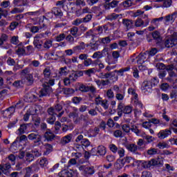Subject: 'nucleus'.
<instances>
[{"instance_id":"nucleus-1","label":"nucleus","mask_w":177,"mask_h":177,"mask_svg":"<svg viewBox=\"0 0 177 177\" xmlns=\"http://www.w3.org/2000/svg\"><path fill=\"white\" fill-rule=\"evenodd\" d=\"M131 70V67L127 66L125 68H122L120 70H115L112 72H106V73H99V78H101V80H113V78L115 81H118V76L119 77H124V73H127V71H129ZM115 73H117L118 76H115Z\"/></svg>"},{"instance_id":"nucleus-2","label":"nucleus","mask_w":177,"mask_h":177,"mask_svg":"<svg viewBox=\"0 0 177 177\" xmlns=\"http://www.w3.org/2000/svg\"><path fill=\"white\" fill-rule=\"evenodd\" d=\"M158 84V80L156 77L151 79V80H145L141 86V91L145 95H149L153 92V86Z\"/></svg>"},{"instance_id":"nucleus-3","label":"nucleus","mask_w":177,"mask_h":177,"mask_svg":"<svg viewBox=\"0 0 177 177\" xmlns=\"http://www.w3.org/2000/svg\"><path fill=\"white\" fill-rule=\"evenodd\" d=\"M28 139L31 142H33L35 146L39 147L41 145H44V142H42V136L38 133H30L28 135Z\"/></svg>"},{"instance_id":"nucleus-4","label":"nucleus","mask_w":177,"mask_h":177,"mask_svg":"<svg viewBox=\"0 0 177 177\" xmlns=\"http://www.w3.org/2000/svg\"><path fill=\"white\" fill-rule=\"evenodd\" d=\"M118 115L119 117H122L123 114H131L132 113V106L127 105L125 106L124 103L120 102L118 105Z\"/></svg>"},{"instance_id":"nucleus-5","label":"nucleus","mask_w":177,"mask_h":177,"mask_svg":"<svg viewBox=\"0 0 177 177\" xmlns=\"http://www.w3.org/2000/svg\"><path fill=\"white\" fill-rule=\"evenodd\" d=\"M177 38L176 37H171L169 39H167L165 41V46L166 48H174L172 50V55H177Z\"/></svg>"},{"instance_id":"nucleus-6","label":"nucleus","mask_w":177,"mask_h":177,"mask_svg":"<svg viewBox=\"0 0 177 177\" xmlns=\"http://www.w3.org/2000/svg\"><path fill=\"white\" fill-rule=\"evenodd\" d=\"M113 90L116 93L115 99H117V100L119 102H122V100H124L125 98V89H121L118 85H114Z\"/></svg>"},{"instance_id":"nucleus-7","label":"nucleus","mask_w":177,"mask_h":177,"mask_svg":"<svg viewBox=\"0 0 177 177\" xmlns=\"http://www.w3.org/2000/svg\"><path fill=\"white\" fill-rule=\"evenodd\" d=\"M80 171H82V175L86 177H89L95 174V169L92 167L82 165L79 167Z\"/></svg>"},{"instance_id":"nucleus-8","label":"nucleus","mask_w":177,"mask_h":177,"mask_svg":"<svg viewBox=\"0 0 177 177\" xmlns=\"http://www.w3.org/2000/svg\"><path fill=\"white\" fill-rule=\"evenodd\" d=\"M43 88L39 91V97H44V96H50V93L53 92L50 86L43 84Z\"/></svg>"},{"instance_id":"nucleus-9","label":"nucleus","mask_w":177,"mask_h":177,"mask_svg":"<svg viewBox=\"0 0 177 177\" xmlns=\"http://www.w3.org/2000/svg\"><path fill=\"white\" fill-rule=\"evenodd\" d=\"M55 16V17H63V11H62V8L59 7H53L51 9V12H47V16L50 17V19H52L53 17V15Z\"/></svg>"},{"instance_id":"nucleus-10","label":"nucleus","mask_w":177,"mask_h":177,"mask_svg":"<svg viewBox=\"0 0 177 177\" xmlns=\"http://www.w3.org/2000/svg\"><path fill=\"white\" fill-rule=\"evenodd\" d=\"M60 177H77L78 176V173L77 172V170H73V169H64L62 170L59 175H60Z\"/></svg>"},{"instance_id":"nucleus-11","label":"nucleus","mask_w":177,"mask_h":177,"mask_svg":"<svg viewBox=\"0 0 177 177\" xmlns=\"http://www.w3.org/2000/svg\"><path fill=\"white\" fill-rule=\"evenodd\" d=\"M75 142L77 143H81L82 146H84V147H89L91 146V142H89V140L88 138H84V136L82 134L79 135L76 139Z\"/></svg>"},{"instance_id":"nucleus-12","label":"nucleus","mask_w":177,"mask_h":177,"mask_svg":"<svg viewBox=\"0 0 177 177\" xmlns=\"http://www.w3.org/2000/svg\"><path fill=\"white\" fill-rule=\"evenodd\" d=\"M171 134L172 131L171 129H166L164 130H160L159 133H158L157 136L158 139H165V138H168Z\"/></svg>"},{"instance_id":"nucleus-13","label":"nucleus","mask_w":177,"mask_h":177,"mask_svg":"<svg viewBox=\"0 0 177 177\" xmlns=\"http://www.w3.org/2000/svg\"><path fill=\"white\" fill-rule=\"evenodd\" d=\"M95 151H97L96 154L97 156H104L106 154V147L103 145H100L97 147V149L95 148H93L91 149V153H93V156H95Z\"/></svg>"},{"instance_id":"nucleus-14","label":"nucleus","mask_w":177,"mask_h":177,"mask_svg":"<svg viewBox=\"0 0 177 177\" xmlns=\"http://www.w3.org/2000/svg\"><path fill=\"white\" fill-rule=\"evenodd\" d=\"M12 168V165L10 164V162H7V163L4 165H0V169H1V171L4 175H6L7 176L10 174L9 172V169Z\"/></svg>"},{"instance_id":"nucleus-15","label":"nucleus","mask_w":177,"mask_h":177,"mask_svg":"<svg viewBox=\"0 0 177 177\" xmlns=\"http://www.w3.org/2000/svg\"><path fill=\"white\" fill-rule=\"evenodd\" d=\"M24 100L25 102H28V103H32L38 100V97L32 94V93H28L25 95Z\"/></svg>"},{"instance_id":"nucleus-16","label":"nucleus","mask_w":177,"mask_h":177,"mask_svg":"<svg viewBox=\"0 0 177 177\" xmlns=\"http://www.w3.org/2000/svg\"><path fill=\"white\" fill-rule=\"evenodd\" d=\"M126 149H127L128 151L133 154H140L139 152H138V149L140 148L135 144H127L126 145Z\"/></svg>"},{"instance_id":"nucleus-17","label":"nucleus","mask_w":177,"mask_h":177,"mask_svg":"<svg viewBox=\"0 0 177 177\" xmlns=\"http://www.w3.org/2000/svg\"><path fill=\"white\" fill-rule=\"evenodd\" d=\"M151 35L156 44H157L158 45V44H161V42L162 41V38L161 37V34L158 31H153L151 33Z\"/></svg>"},{"instance_id":"nucleus-18","label":"nucleus","mask_w":177,"mask_h":177,"mask_svg":"<svg viewBox=\"0 0 177 177\" xmlns=\"http://www.w3.org/2000/svg\"><path fill=\"white\" fill-rule=\"evenodd\" d=\"M106 52H109V48H104L102 51H96L92 55L93 59H97L99 60L103 57V53H106Z\"/></svg>"},{"instance_id":"nucleus-19","label":"nucleus","mask_w":177,"mask_h":177,"mask_svg":"<svg viewBox=\"0 0 177 177\" xmlns=\"http://www.w3.org/2000/svg\"><path fill=\"white\" fill-rule=\"evenodd\" d=\"M122 23L127 30L133 28V21L132 19H123Z\"/></svg>"},{"instance_id":"nucleus-20","label":"nucleus","mask_w":177,"mask_h":177,"mask_svg":"<svg viewBox=\"0 0 177 177\" xmlns=\"http://www.w3.org/2000/svg\"><path fill=\"white\" fill-rule=\"evenodd\" d=\"M44 138L47 142H52L55 140V138H56V136L50 131H48L44 133Z\"/></svg>"},{"instance_id":"nucleus-21","label":"nucleus","mask_w":177,"mask_h":177,"mask_svg":"<svg viewBox=\"0 0 177 177\" xmlns=\"http://www.w3.org/2000/svg\"><path fill=\"white\" fill-rule=\"evenodd\" d=\"M106 20L109 21H114V20H117V19H122V14H115L111 13L106 17Z\"/></svg>"},{"instance_id":"nucleus-22","label":"nucleus","mask_w":177,"mask_h":177,"mask_svg":"<svg viewBox=\"0 0 177 177\" xmlns=\"http://www.w3.org/2000/svg\"><path fill=\"white\" fill-rule=\"evenodd\" d=\"M47 113L48 115H57L58 118H60L64 114V111H61L58 115L56 111L55 110V108L53 107H50L47 109Z\"/></svg>"},{"instance_id":"nucleus-23","label":"nucleus","mask_w":177,"mask_h":177,"mask_svg":"<svg viewBox=\"0 0 177 177\" xmlns=\"http://www.w3.org/2000/svg\"><path fill=\"white\" fill-rule=\"evenodd\" d=\"M137 63L138 64H143L145 63L146 59H147V53H140L137 57Z\"/></svg>"},{"instance_id":"nucleus-24","label":"nucleus","mask_w":177,"mask_h":177,"mask_svg":"<svg viewBox=\"0 0 177 177\" xmlns=\"http://www.w3.org/2000/svg\"><path fill=\"white\" fill-rule=\"evenodd\" d=\"M149 21H150L148 19H147L145 23V21H143L142 19H138L136 21L135 26L136 27H142V26H144V27H147V26H149Z\"/></svg>"},{"instance_id":"nucleus-25","label":"nucleus","mask_w":177,"mask_h":177,"mask_svg":"<svg viewBox=\"0 0 177 177\" xmlns=\"http://www.w3.org/2000/svg\"><path fill=\"white\" fill-rule=\"evenodd\" d=\"M44 147L45 149L44 156H48V154H50L53 151V146L50 144L46 143L44 145Z\"/></svg>"},{"instance_id":"nucleus-26","label":"nucleus","mask_w":177,"mask_h":177,"mask_svg":"<svg viewBox=\"0 0 177 177\" xmlns=\"http://www.w3.org/2000/svg\"><path fill=\"white\" fill-rule=\"evenodd\" d=\"M85 48V43L84 41H81L79 43V45L73 47V52L74 53H77V52H82V50H84Z\"/></svg>"},{"instance_id":"nucleus-27","label":"nucleus","mask_w":177,"mask_h":177,"mask_svg":"<svg viewBox=\"0 0 177 177\" xmlns=\"http://www.w3.org/2000/svg\"><path fill=\"white\" fill-rule=\"evenodd\" d=\"M152 167H162L164 165V160L158 158L156 159H151Z\"/></svg>"},{"instance_id":"nucleus-28","label":"nucleus","mask_w":177,"mask_h":177,"mask_svg":"<svg viewBox=\"0 0 177 177\" xmlns=\"http://www.w3.org/2000/svg\"><path fill=\"white\" fill-rule=\"evenodd\" d=\"M177 17V12H173L171 15H169L165 17V21L166 23H169V21H175V19Z\"/></svg>"},{"instance_id":"nucleus-29","label":"nucleus","mask_w":177,"mask_h":177,"mask_svg":"<svg viewBox=\"0 0 177 177\" xmlns=\"http://www.w3.org/2000/svg\"><path fill=\"white\" fill-rule=\"evenodd\" d=\"M78 31H79L78 27L73 26L70 29V34L71 35L74 37V38H78V37H80V33H78Z\"/></svg>"},{"instance_id":"nucleus-30","label":"nucleus","mask_w":177,"mask_h":177,"mask_svg":"<svg viewBox=\"0 0 177 177\" xmlns=\"http://www.w3.org/2000/svg\"><path fill=\"white\" fill-rule=\"evenodd\" d=\"M127 93L129 95H131L133 96L132 100L139 98V95L136 93V90L132 87L128 88Z\"/></svg>"},{"instance_id":"nucleus-31","label":"nucleus","mask_w":177,"mask_h":177,"mask_svg":"<svg viewBox=\"0 0 177 177\" xmlns=\"http://www.w3.org/2000/svg\"><path fill=\"white\" fill-rule=\"evenodd\" d=\"M72 139L73 134H68L62 138L61 142L62 143V145H67V143H70V142H71Z\"/></svg>"},{"instance_id":"nucleus-32","label":"nucleus","mask_w":177,"mask_h":177,"mask_svg":"<svg viewBox=\"0 0 177 177\" xmlns=\"http://www.w3.org/2000/svg\"><path fill=\"white\" fill-rule=\"evenodd\" d=\"M21 46V44L18 45V48L16 50L17 55L19 56H26V48L24 47H20Z\"/></svg>"},{"instance_id":"nucleus-33","label":"nucleus","mask_w":177,"mask_h":177,"mask_svg":"<svg viewBox=\"0 0 177 177\" xmlns=\"http://www.w3.org/2000/svg\"><path fill=\"white\" fill-rule=\"evenodd\" d=\"M131 160H132V157L131 156H126L122 159L118 160V161H119V162L122 164V167H124L125 164H129V162H131Z\"/></svg>"},{"instance_id":"nucleus-34","label":"nucleus","mask_w":177,"mask_h":177,"mask_svg":"<svg viewBox=\"0 0 177 177\" xmlns=\"http://www.w3.org/2000/svg\"><path fill=\"white\" fill-rule=\"evenodd\" d=\"M31 124H23L20 125L19 129H18L19 134L23 135V133H26V131H27L28 127H30Z\"/></svg>"},{"instance_id":"nucleus-35","label":"nucleus","mask_w":177,"mask_h":177,"mask_svg":"<svg viewBox=\"0 0 177 177\" xmlns=\"http://www.w3.org/2000/svg\"><path fill=\"white\" fill-rule=\"evenodd\" d=\"M32 120L35 127H39V124H41V118H39L38 115H32Z\"/></svg>"},{"instance_id":"nucleus-36","label":"nucleus","mask_w":177,"mask_h":177,"mask_svg":"<svg viewBox=\"0 0 177 177\" xmlns=\"http://www.w3.org/2000/svg\"><path fill=\"white\" fill-rule=\"evenodd\" d=\"M43 74L44 75L45 80H49L50 78V68L49 66H47L46 68H44L43 71Z\"/></svg>"},{"instance_id":"nucleus-37","label":"nucleus","mask_w":177,"mask_h":177,"mask_svg":"<svg viewBox=\"0 0 177 177\" xmlns=\"http://www.w3.org/2000/svg\"><path fill=\"white\" fill-rule=\"evenodd\" d=\"M62 91L64 95H66V96H71V95H74L75 92L74 88H63Z\"/></svg>"},{"instance_id":"nucleus-38","label":"nucleus","mask_w":177,"mask_h":177,"mask_svg":"<svg viewBox=\"0 0 177 177\" xmlns=\"http://www.w3.org/2000/svg\"><path fill=\"white\" fill-rule=\"evenodd\" d=\"M26 56H30V55H32L35 52V48L31 45L26 46Z\"/></svg>"},{"instance_id":"nucleus-39","label":"nucleus","mask_w":177,"mask_h":177,"mask_svg":"<svg viewBox=\"0 0 177 177\" xmlns=\"http://www.w3.org/2000/svg\"><path fill=\"white\" fill-rule=\"evenodd\" d=\"M147 55H148L149 57L156 56L158 53V50L156 48H152L149 51H146Z\"/></svg>"},{"instance_id":"nucleus-40","label":"nucleus","mask_w":177,"mask_h":177,"mask_svg":"<svg viewBox=\"0 0 177 177\" xmlns=\"http://www.w3.org/2000/svg\"><path fill=\"white\" fill-rule=\"evenodd\" d=\"M11 110L15 111V107L10 106V108H8L3 112V115L5 118H7V117H10V115H12V112L10 111Z\"/></svg>"},{"instance_id":"nucleus-41","label":"nucleus","mask_w":177,"mask_h":177,"mask_svg":"<svg viewBox=\"0 0 177 177\" xmlns=\"http://www.w3.org/2000/svg\"><path fill=\"white\" fill-rule=\"evenodd\" d=\"M42 44H44V41L42 40L33 41V45L35 48H37V49H42Z\"/></svg>"},{"instance_id":"nucleus-42","label":"nucleus","mask_w":177,"mask_h":177,"mask_svg":"<svg viewBox=\"0 0 177 177\" xmlns=\"http://www.w3.org/2000/svg\"><path fill=\"white\" fill-rule=\"evenodd\" d=\"M113 136H115V138H124L125 133L122 132L121 130H115L113 131Z\"/></svg>"},{"instance_id":"nucleus-43","label":"nucleus","mask_w":177,"mask_h":177,"mask_svg":"<svg viewBox=\"0 0 177 177\" xmlns=\"http://www.w3.org/2000/svg\"><path fill=\"white\" fill-rule=\"evenodd\" d=\"M172 6V0H163L161 8H170Z\"/></svg>"},{"instance_id":"nucleus-44","label":"nucleus","mask_w":177,"mask_h":177,"mask_svg":"<svg viewBox=\"0 0 177 177\" xmlns=\"http://www.w3.org/2000/svg\"><path fill=\"white\" fill-rule=\"evenodd\" d=\"M147 154H148V156H156V154H158V149L156 148H150L147 151Z\"/></svg>"},{"instance_id":"nucleus-45","label":"nucleus","mask_w":177,"mask_h":177,"mask_svg":"<svg viewBox=\"0 0 177 177\" xmlns=\"http://www.w3.org/2000/svg\"><path fill=\"white\" fill-rule=\"evenodd\" d=\"M26 82L28 85H32L34 84V76L31 74H28L26 77Z\"/></svg>"},{"instance_id":"nucleus-46","label":"nucleus","mask_w":177,"mask_h":177,"mask_svg":"<svg viewBox=\"0 0 177 177\" xmlns=\"http://www.w3.org/2000/svg\"><path fill=\"white\" fill-rule=\"evenodd\" d=\"M133 102L137 109H140L141 110L143 109V104H142V102L139 101V98L133 100Z\"/></svg>"},{"instance_id":"nucleus-47","label":"nucleus","mask_w":177,"mask_h":177,"mask_svg":"<svg viewBox=\"0 0 177 177\" xmlns=\"http://www.w3.org/2000/svg\"><path fill=\"white\" fill-rule=\"evenodd\" d=\"M142 168H145V169L150 168V167H153V163L151 162V160H147V161H143L142 163Z\"/></svg>"},{"instance_id":"nucleus-48","label":"nucleus","mask_w":177,"mask_h":177,"mask_svg":"<svg viewBox=\"0 0 177 177\" xmlns=\"http://www.w3.org/2000/svg\"><path fill=\"white\" fill-rule=\"evenodd\" d=\"M24 12V8L20 7V8H15L12 10H11L10 13L12 15H16L17 13H23Z\"/></svg>"},{"instance_id":"nucleus-49","label":"nucleus","mask_w":177,"mask_h":177,"mask_svg":"<svg viewBox=\"0 0 177 177\" xmlns=\"http://www.w3.org/2000/svg\"><path fill=\"white\" fill-rule=\"evenodd\" d=\"M55 121H56V116L55 115H49L46 118V122L50 125H53V124H55Z\"/></svg>"},{"instance_id":"nucleus-50","label":"nucleus","mask_w":177,"mask_h":177,"mask_svg":"<svg viewBox=\"0 0 177 177\" xmlns=\"http://www.w3.org/2000/svg\"><path fill=\"white\" fill-rule=\"evenodd\" d=\"M156 147H158V149H169V145L168 143L163 142H159L156 145Z\"/></svg>"},{"instance_id":"nucleus-51","label":"nucleus","mask_w":177,"mask_h":177,"mask_svg":"<svg viewBox=\"0 0 177 177\" xmlns=\"http://www.w3.org/2000/svg\"><path fill=\"white\" fill-rule=\"evenodd\" d=\"M25 158L28 162H31L35 160L34 154L30 153H26Z\"/></svg>"},{"instance_id":"nucleus-52","label":"nucleus","mask_w":177,"mask_h":177,"mask_svg":"<svg viewBox=\"0 0 177 177\" xmlns=\"http://www.w3.org/2000/svg\"><path fill=\"white\" fill-rule=\"evenodd\" d=\"M122 131H123V133H129L131 132V127H129V124H123L122 125Z\"/></svg>"},{"instance_id":"nucleus-53","label":"nucleus","mask_w":177,"mask_h":177,"mask_svg":"<svg viewBox=\"0 0 177 177\" xmlns=\"http://www.w3.org/2000/svg\"><path fill=\"white\" fill-rule=\"evenodd\" d=\"M78 77H80V75H78V73H71L70 75H69V79L71 80V81L72 82H74L75 81H77V80H78Z\"/></svg>"},{"instance_id":"nucleus-54","label":"nucleus","mask_w":177,"mask_h":177,"mask_svg":"<svg viewBox=\"0 0 177 177\" xmlns=\"http://www.w3.org/2000/svg\"><path fill=\"white\" fill-rule=\"evenodd\" d=\"M8 162H10V164H11L12 165H15V164H16V157H15V155L13 154H10L8 158Z\"/></svg>"},{"instance_id":"nucleus-55","label":"nucleus","mask_w":177,"mask_h":177,"mask_svg":"<svg viewBox=\"0 0 177 177\" xmlns=\"http://www.w3.org/2000/svg\"><path fill=\"white\" fill-rule=\"evenodd\" d=\"M83 64L85 67H89V66L93 64V61L91 58H87L84 60Z\"/></svg>"},{"instance_id":"nucleus-56","label":"nucleus","mask_w":177,"mask_h":177,"mask_svg":"<svg viewBox=\"0 0 177 177\" xmlns=\"http://www.w3.org/2000/svg\"><path fill=\"white\" fill-rule=\"evenodd\" d=\"M65 39H66V34L61 33L55 37V41H57V42H62V41H63Z\"/></svg>"},{"instance_id":"nucleus-57","label":"nucleus","mask_w":177,"mask_h":177,"mask_svg":"<svg viewBox=\"0 0 177 177\" xmlns=\"http://www.w3.org/2000/svg\"><path fill=\"white\" fill-rule=\"evenodd\" d=\"M97 70L95 68H91L87 71H86V74L88 75V77H91L92 74H95Z\"/></svg>"},{"instance_id":"nucleus-58","label":"nucleus","mask_w":177,"mask_h":177,"mask_svg":"<svg viewBox=\"0 0 177 177\" xmlns=\"http://www.w3.org/2000/svg\"><path fill=\"white\" fill-rule=\"evenodd\" d=\"M49 164V161H48V159L46 158H43L39 161V165L41 167H46Z\"/></svg>"},{"instance_id":"nucleus-59","label":"nucleus","mask_w":177,"mask_h":177,"mask_svg":"<svg viewBox=\"0 0 177 177\" xmlns=\"http://www.w3.org/2000/svg\"><path fill=\"white\" fill-rule=\"evenodd\" d=\"M122 5L124 8H131L132 6V1L131 0H126L122 3Z\"/></svg>"},{"instance_id":"nucleus-60","label":"nucleus","mask_w":177,"mask_h":177,"mask_svg":"<svg viewBox=\"0 0 177 177\" xmlns=\"http://www.w3.org/2000/svg\"><path fill=\"white\" fill-rule=\"evenodd\" d=\"M93 15L91 14H88L86 15L84 18H82V20L83 21V23H89L91 20H92Z\"/></svg>"},{"instance_id":"nucleus-61","label":"nucleus","mask_w":177,"mask_h":177,"mask_svg":"<svg viewBox=\"0 0 177 177\" xmlns=\"http://www.w3.org/2000/svg\"><path fill=\"white\" fill-rule=\"evenodd\" d=\"M44 84L48 86H53L55 85V79H45Z\"/></svg>"},{"instance_id":"nucleus-62","label":"nucleus","mask_w":177,"mask_h":177,"mask_svg":"<svg viewBox=\"0 0 177 177\" xmlns=\"http://www.w3.org/2000/svg\"><path fill=\"white\" fill-rule=\"evenodd\" d=\"M79 91H80L81 92H89V86L84 84H81L79 86Z\"/></svg>"},{"instance_id":"nucleus-63","label":"nucleus","mask_w":177,"mask_h":177,"mask_svg":"<svg viewBox=\"0 0 177 177\" xmlns=\"http://www.w3.org/2000/svg\"><path fill=\"white\" fill-rule=\"evenodd\" d=\"M13 4L15 8H19V6H24V3L21 0H14Z\"/></svg>"},{"instance_id":"nucleus-64","label":"nucleus","mask_w":177,"mask_h":177,"mask_svg":"<svg viewBox=\"0 0 177 177\" xmlns=\"http://www.w3.org/2000/svg\"><path fill=\"white\" fill-rule=\"evenodd\" d=\"M65 39L69 42V44H74V36H73V35H68L66 37H65Z\"/></svg>"}]
</instances>
